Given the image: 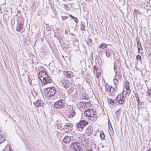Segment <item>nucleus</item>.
Returning <instances> with one entry per match:
<instances>
[{
    "label": "nucleus",
    "mask_w": 151,
    "mask_h": 151,
    "mask_svg": "<svg viewBox=\"0 0 151 151\" xmlns=\"http://www.w3.org/2000/svg\"><path fill=\"white\" fill-rule=\"evenodd\" d=\"M116 69V68L115 67V66L114 65V70H115Z\"/></svg>",
    "instance_id": "37998d69"
},
{
    "label": "nucleus",
    "mask_w": 151,
    "mask_h": 151,
    "mask_svg": "<svg viewBox=\"0 0 151 151\" xmlns=\"http://www.w3.org/2000/svg\"><path fill=\"white\" fill-rule=\"evenodd\" d=\"M34 104L35 106L37 107L42 106L43 104V102L40 100H37Z\"/></svg>",
    "instance_id": "dca6fc26"
},
{
    "label": "nucleus",
    "mask_w": 151,
    "mask_h": 151,
    "mask_svg": "<svg viewBox=\"0 0 151 151\" xmlns=\"http://www.w3.org/2000/svg\"><path fill=\"white\" fill-rule=\"evenodd\" d=\"M148 6V5H146V6Z\"/></svg>",
    "instance_id": "3c124183"
},
{
    "label": "nucleus",
    "mask_w": 151,
    "mask_h": 151,
    "mask_svg": "<svg viewBox=\"0 0 151 151\" xmlns=\"http://www.w3.org/2000/svg\"><path fill=\"white\" fill-rule=\"evenodd\" d=\"M135 95L136 99H137V98H139L138 95L137 93H135Z\"/></svg>",
    "instance_id": "58836bf2"
},
{
    "label": "nucleus",
    "mask_w": 151,
    "mask_h": 151,
    "mask_svg": "<svg viewBox=\"0 0 151 151\" xmlns=\"http://www.w3.org/2000/svg\"><path fill=\"white\" fill-rule=\"evenodd\" d=\"M5 140V137L2 135H0V143L4 142Z\"/></svg>",
    "instance_id": "4be33fe9"
},
{
    "label": "nucleus",
    "mask_w": 151,
    "mask_h": 151,
    "mask_svg": "<svg viewBox=\"0 0 151 151\" xmlns=\"http://www.w3.org/2000/svg\"><path fill=\"white\" fill-rule=\"evenodd\" d=\"M93 128L91 126H89L86 130V133L88 136H89L92 132Z\"/></svg>",
    "instance_id": "2eb2a0df"
},
{
    "label": "nucleus",
    "mask_w": 151,
    "mask_h": 151,
    "mask_svg": "<svg viewBox=\"0 0 151 151\" xmlns=\"http://www.w3.org/2000/svg\"><path fill=\"white\" fill-rule=\"evenodd\" d=\"M137 102H139V101H140L139 99V98H137Z\"/></svg>",
    "instance_id": "79ce46f5"
},
{
    "label": "nucleus",
    "mask_w": 151,
    "mask_h": 151,
    "mask_svg": "<svg viewBox=\"0 0 151 151\" xmlns=\"http://www.w3.org/2000/svg\"><path fill=\"white\" fill-rule=\"evenodd\" d=\"M23 25L22 22H19V23H18L16 29V31L17 32H20L23 28Z\"/></svg>",
    "instance_id": "f8f14e48"
},
{
    "label": "nucleus",
    "mask_w": 151,
    "mask_h": 151,
    "mask_svg": "<svg viewBox=\"0 0 151 151\" xmlns=\"http://www.w3.org/2000/svg\"><path fill=\"white\" fill-rule=\"evenodd\" d=\"M107 100L108 101V103L111 105H114L115 104L117 103V101L116 99L112 100L109 98H107Z\"/></svg>",
    "instance_id": "f3484780"
},
{
    "label": "nucleus",
    "mask_w": 151,
    "mask_h": 151,
    "mask_svg": "<svg viewBox=\"0 0 151 151\" xmlns=\"http://www.w3.org/2000/svg\"><path fill=\"white\" fill-rule=\"evenodd\" d=\"M111 51V50H106L105 53L106 56L107 57L109 58L111 55L110 51Z\"/></svg>",
    "instance_id": "aec40b11"
},
{
    "label": "nucleus",
    "mask_w": 151,
    "mask_h": 151,
    "mask_svg": "<svg viewBox=\"0 0 151 151\" xmlns=\"http://www.w3.org/2000/svg\"><path fill=\"white\" fill-rule=\"evenodd\" d=\"M139 40H137V47H138V46L139 45V44L140 43H139Z\"/></svg>",
    "instance_id": "ea45409f"
},
{
    "label": "nucleus",
    "mask_w": 151,
    "mask_h": 151,
    "mask_svg": "<svg viewBox=\"0 0 151 151\" xmlns=\"http://www.w3.org/2000/svg\"><path fill=\"white\" fill-rule=\"evenodd\" d=\"M148 151H151V148Z\"/></svg>",
    "instance_id": "a18cd8bd"
},
{
    "label": "nucleus",
    "mask_w": 151,
    "mask_h": 151,
    "mask_svg": "<svg viewBox=\"0 0 151 151\" xmlns=\"http://www.w3.org/2000/svg\"><path fill=\"white\" fill-rule=\"evenodd\" d=\"M106 47V46H105V44L104 43H102V44H101L99 46V47L102 49L104 48H105Z\"/></svg>",
    "instance_id": "a878e982"
},
{
    "label": "nucleus",
    "mask_w": 151,
    "mask_h": 151,
    "mask_svg": "<svg viewBox=\"0 0 151 151\" xmlns=\"http://www.w3.org/2000/svg\"><path fill=\"white\" fill-rule=\"evenodd\" d=\"M56 92V89L54 87L47 88L45 91V95L47 98L54 96Z\"/></svg>",
    "instance_id": "f03ea898"
},
{
    "label": "nucleus",
    "mask_w": 151,
    "mask_h": 151,
    "mask_svg": "<svg viewBox=\"0 0 151 151\" xmlns=\"http://www.w3.org/2000/svg\"><path fill=\"white\" fill-rule=\"evenodd\" d=\"M79 141L81 143V144L84 147H86L87 146V143L86 141V139L83 137H79Z\"/></svg>",
    "instance_id": "9b49d317"
},
{
    "label": "nucleus",
    "mask_w": 151,
    "mask_h": 151,
    "mask_svg": "<svg viewBox=\"0 0 151 151\" xmlns=\"http://www.w3.org/2000/svg\"><path fill=\"white\" fill-rule=\"evenodd\" d=\"M115 76H116L117 74V73L116 72V71H115Z\"/></svg>",
    "instance_id": "c03bdc74"
},
{
    "label": "nucleus",
    "mask_w": 151,
    "mask_h": 151,
    "mask_svg": "<svg viewBox=\"0 0 151 151\" xmlns=\"http://www.w3.org/2000/svg\"><path fill=\"white\" fill-rule=\"evenodd\" d=\"M148 95H150L151 98V88L148 89Z\"/></svg>",
    "instance_id": "c85d7f7f"
},
{
    "label": "nucleus",
    "mask_w": 151,
    "mask_h": 151,
    "mask_svg": "<svg viewBox=\"0 0 151 151\" xmlns=\"http://www.w3.org/2000/svg\"><path fill=\"white\" fill-rule=\"evenodd\" d=\"M62 85L65 88H67L68 87L70 83L69 82V81L66 80L65 81H63L62 82Z\"/></svg>",
    "instance_id": "4468645a"
},
{
    "label": "nucleus",
    "mask_w": 151,
    "mask_h": 151,
    "mask_svg": "<svg viewBox=\"0 0 151 151\" xmlns=\"http://www.w3.org/2000/svg\"><path fill=\"white\" fill-rule=\"evenodd\" d=\"M45 71L42 70L40 71L39 73L38 77L39 79L42 81V79L43 76H45L47 75Z\"/></svg>",
    "instance_id": "9d476101"
},
{
    "label": "nucleus",
    "mask_w": 151,
    "mask_h": 151,
    "mask_svg": "<svg viewBox=\"0 0 151 151\" xmlns=\"http://www.w3.org/2000/svg\"><path fill=\"white\" fill-rule=\"evenodd\" d=\"M85 28V26L83 24L81 25V30H83Z\"/></svg>",
    "instance_id": "2f4dec72"
},
{
    "label": "nucleus",
    "mask_w": 151,
    "mask_h": 151,
    "mask_svg": "<svg viewBox=\"0 0 151 151\" xmlns=\"http://www.w3.org/2000/svg\"><path fill=\"white\" fill-rule=\"evenodd\" d=\"M92 149L91 147H88L84 151H92Z\"/></svg>",
    "instance_id": "7c9ffc66"
},
{
    "label": "nucleus",
    "mask_w": 151,
    "mask_h": 151,
    "mask_svg": "<svg viewBox=\"0 0 151 151\" xmlns=\"http://www.w3.org/2000/svg\"><path fill=\"white\" fill-rule=\"evenodd\" d=\"M107 87H108L109 88V86H106V88H107V90H106V91H108V92H109V91H110L111 90V88H110L109 90L108 89V88H107Z\"/></svg>",
    "instance_id": "e433bc0d"
},
{
    "label": "nucleus",
    "mask_w": 151,
    "mask_h": 151,
    "mask_svg": "<svg viewBox=\"0 0 151 151\" xmlns=\"http://www.w3.org/2000/svg\"><path fill=\"white\" fill-rule=\"evenodd\" d=\"M71 35H73V34L72 33H71Z\"/></svg>",
    "instance_id": "09e8293b"
},
{
    "label": "nucleus",
    "mask_w": 151,
    "mask_h": 151,
    "mask_svg": "<svg viewBox=\"0 0 151 151\" xmlns=\"http://www.w3.org/2000/svg\"><path fill=\"white\" fill-rule=\"evenodd\" d=\"M4 151H13V150L11 149V147L10 146H9L8 150H5Z\"/></svg>",
    "instance_id": "c9c22d12"
},
{
    "label": "nucleus",
    "mask_w": 151,
    "mask_h": 151,
    "mask_svg": "<svg viewBox=\"0 0 151 151\" xmlns=\"http://www.w3.org/2000/svg\"><path fill=\"white\" fill-rule=\"evenodd\" d=\"M76 109L75 107L70 106L69 109V111L68 117L69 118H72L76 115Z\"/></svg>",
    "instance_id": "39448f33"
},
{
    "label": "nucleus",
    "mask_w": 151,
    "mask_h": 151,
    "mask_svg": "<svg viewBox=\"0 0 151 151\" xmlns=\"http://www.w3.org/2000/svg\"><path fill=\"white\" fill-rule=\"evenodd\" d=\"M62 134V133H60L59 132H56V135H57V136L58 137H59V136L60 135H61Z\"/></svg>",
    "instance_id": "72a5a7b5"
},
{
    "label": "nucleus",
    "mask_w": 151,
    "mask_h": 151,
    "mask_svg": "<svg viewBox=\"0 0 151 151\" xmlns=\"http://www.w3.org/2000/svg\"><path fill=\"white\" fill-rule=\"evenodd\" d=\"M137 103H138V105H139L141 106L142 105V103L141 102V101H139V102H137Z\"/></svg>",
    "instance_id": "a19ab883"
},
{
    "label": "nucleus",
    "mask_w": 151,
    "mask_h": 151,
    "mask_svg": "<svg viewBox=\"0 0 151 151\" xmlns=\"http://www.w3.org/2000/svg\"><path fill=\"white\" fill-rule=\"evenodd\" d=\"M80 104L81 105H82V108L83 107V106L84 108L85 107H89L91 106V103L90 101L88 102H81Z\"/></svg>",
    "instance_id": "ddd939ff"
},
{
    "label": "nucleus",
    "mask_w": 151,
    "mask_h": 151,
    "mask_svg": "<svg viewBox=\"0 0 151 151\" xmlns=\"http://www.w3.org/2000/svg\"><path fill=\"white\" fill-rule=\"evenodd\" d=\"M113 82L115 85V86L117 85L119 83L118 81L116 79H114L113 80Z\"/></svg>",
    "instance_id": "b1692460"
},
{
    "label": "nucleus",
    "mask_w": 151,
    "mask_h": 151,
    "mask_svg": "<svg viewBox=\"0 0 151 151\" xmlns=\"http://www.w3.org/2000/svg\"><path fill=\"white\" fill-rule=\"evenodd\" d=\"M73 125L70 123H67L65 124L63 127V129L65 132H68L72 130Z\"/></svg>",
    "instance_id": "1a4fd4ad"
},
{
    "label": "nucleus",
    "mask_w": 151,
    "mask_h": 151,
    "mask_svg": "<svg viewBox=\"0 0 151 151\" xmlns=\"http://www.w3.org/2000/svg\"><path fill=\"white\" fill-rule=\"evenodd\" d=\"M146 9H147V10L148 9V10H150V8H148V9L147 8Z\"/></svg>",
    "instance_id": "49530a36"
},
{
    "label": "nucleus",
    "mask_w": 151,
    "mask_h": 151,
    "mask_svg": "<svg viewBox=\"0 0 151 151\" xmlns=\"http://www.w3.org/2000/svg\"><path fill=\"white\" fill-rule=\"evenodd\" d=\"M71 148L74 151H82L80 149V144L77 142H74L70 145Z\"/></svg>",
    "instance_id": "7ed1b4c3"
},
{
    "label": "nucleus",
    "mask_w": 151,
    "mask_h": 151,
    "mask_svg": "<svg viewBox=\"0 0 151 151\" xmlns=\"http://www.w3.org/2000/svg\"><path fill=\"white\" fill-rule=\"evenodd\" d=\"M129 87V82L128 81H126L125 84V87Z\"/></svg>",
    "instance_id": "473e14b6"
},
{
    "label": "nucleus",
    "mask_w": 151,
    "mask_h": 151,
    "mask_svg": "<svg viewBox=\"0 0 151 151\" xmlns=\"http://www.w3.org/2000/svg\"><path fill=\"white\" fill-rule=\"evenodd\" d=\"M64 101L63 100L60 99L55 102L54 104L55 108L57 109H61L64 106Z\"/></svg>",
    "instance_id": "20e7f679"
},
{
    "label": "nucleus",
    "mask_w": 151,
    "mask_h": 151,
    "mask_svg": "<svg viewBox=\"0 0 151 151\" xmlns=\"http://www.w3.org/2000/svg\"><path fill=\"white\" fill-rule=\"evenodd\" d=\"M92 41V40L90 39V41L91 42Z\"/></svg>",
    "instance_id": "de8ad7c7"
},
{
    "label": "nucleus",
    "mask_w": 151,
    "mask_h": 151,
    "mask_svg": "<svg viewBox=\"0 0 151 151\" xmlns=\"http://www.w3.org/2000/svg\"><path fill=\"white\" fill-rule=\"evenodd\" d=\"M125 98L123 96H122L121 94L118 95L116 97V100L117 102L121 105L122 104L124 101Z\"/></svg>",
    "instance_id": "6e6552de"
},
{
    "label": "nucleus",
    "mask_w": 151,
    "mask_h": 151,
    "mask_svg": "<svg viewBox=\"0 0 151 151\" xmlns=\"http://www.w3.org/2000/svg\"><path fill=\"white\" fill-rule=\"evenodd\" d=\"M69 16L70 17L73 19L76 22V23H78V20L76 17H74L71 14H70Z\"/></svg>",
    "instance_id": "5701e85b"
},
{
    "label": "nucleus",
    "mask_w": 151,
    "mask_h": 151,
    "mask_svg": "<svg viewBox=\"0 0 151 151\" xmlns=\"http://www.w3.org/2000/svg\"><path fill=\"white\" fill-rule=\"evenodd\" d=\"M63 74L66 77L68 78H70L72 76V73L70 71H65L63 72Z\"/></svg>",
    "instance_id": "a211bd4d"
},
{
    "label": "nucleus",
    "mask_w": 151,
    "mask_h": 151,
    "mask_svg": "<svg viewBox=\"0 0 151 151\" xmlns=\"http://www.w3.org/2000/svg\"><path fill=\"white\" fill-rule=\"evenodd\" d=\"M42 80H43V81L42 82L43 85H45L50 83L52 82L50 77L47 75L45 76H43L42 79Z\"/></svg>",
    "instance_id": "0eeeda50"
},
{
    "label": "nucleus",
    "mask_w": 151,
    "mask_h": 151,
    "mask_svg": "<svg viewBox=\"0 0 151 151\" xmlns=\"http://www.w3.org/2000/svg\"><path fill=\"white\" fill-rule=\"evenodd\" d=\"M98 68L97 67H96L95 66H93L94 72V73H95V72H96V73H97Z\"/></svg>",
    "instance_id": "c756f323"
},
{
    "label": "nucleus",
    "mask_w": 151,
    "mask_h": 151,
    "mask_svg": "<svg viewBox=\"0 0 151 151\" xmlns=\"http://www.w3.org/2000/svg\"><path fill=\"white\" fill-rule=\"evenodd\" d=\"M71 136H67L63 139V142L65 143H68L70 140Z\"/></svg>",
    "instance_id": "6ab92c4d"
},
{
    "label": "nucleus",
    "mask_w": 151,
    "mask_h": 151,
    "mask_svg": "<svg viewBox=\"0 0 151 151\" xmlns=\"http://www.w3.org/2000/svg\"><path fill=\"white\" fill-rule=\"evenodd\" d=\"M125 88L126 90L128 91V92H129H129H130V89L129 87H125Z\"/></svg>",
    "instance_id": "f704fd0d"
},
{
    "label": "nucleus",
    "mask_w": 151,
    "mask_h": 151,
    "mask_svg": "<svg viewBox=\"0 0 151 151\" xmlns=\"http://www.w3.org/2000/svg\"><path fill=\"white\" fill-rule=\"evenodd\" d=\"M141 57L140 55H138L136 56V59L138 61H140L141 60Z\"/></svg>",
    "instance_id": "bb28decb"
},
{
    "label": "nucleus",
    "mask_w": 151,
    "mask_h": 151,
    "mask_svg": "<svg viewBox=\"0 0 151 151\" xmlns=\"http://www.w3.org/2000/svg\"><path fill=\"white\" fill-rule=\"evenodd\" d=\"M138 47V52H139L140 53H141L142 52H141V50H143V49L142 48V45H141V44H139V46H138V47Z\"/></svg>",
    "instance_id": "412c9836"
},
{
    "label": "nucleus",
    "mask_w": 151,
    "mask_h": 151,
    "mask_svg": "<svg viewBox=\"0 0 151 151\" xmlns=\"http://www.w3.org/2000/svg\"><path fill=\"white\" fill-rule=\"evenodd\" d=\"M84 114L90 120L92 121H95L97 119L96 112L94 111L93 109H86L84 112Z\"/></svg>",
    "instance_id": "f257e3e1"
},
{
    "label": "nucleus",
    "mask_w": 151,
    "mask_h": 151,
    "mask_svg": "<svg viewBox=\"0 0 151 151\" xmlns=\"http://www.w3.org/2000/svg\"><path fill=\"white\" fill-rule=\"evenodd\" d=\"M87 97L86 96V95L85 94L83 95L82 96V99H87Z\"/></svg>",
    "instance_id": "cd10ccee"
},
{
    "label": "nucleus",
    "mask_w": 151,
    "mask_h": 151,
    "mask_svg": "<svg viewBox=\"0 0 151 151\" xmlns=\"http://www.w3.org/2000/svg\"><path fill=\"white\" fill-rule=\"evenodd\" d=\"M101 75V73H98L97 75H96V77L97 78H98L100 77V76Z\"/></svg>",
    "instance_id": "4c0bfd02"
},
{
    "label": "nucleus",
    "mask_w": 151,
    "mask_h": 151,
    "mask_svg": "<svg viewBox=\"0 0 151 151\" xmlns=\"http://www.w3.org/2000/svg\"><path fill=\"white\" fill-rule=\"evenodd\" d=\"M100 137L102 139H103L104 138L105 136L104 133L103 132H101L100 133Z\"/></svg>",
    "instance_id": "393cba45"
},
{
    "label": "nucleus",
    "mask_w": 151,
    "mask_h": 151,
    "mask_svg": "<svg viewBox=\"0 0 151 151\" xmlns=\"http://www.w3.org/2000/svg\"><path fill=\"white\" fill-rule=\"evenodd\" d=\"M88 124L87 122L85 120H82L80 121L78 124H77V128H80L82 130V129L85 126H86Z\"/></svg>",
    "instance_id": "423d86ee"
},
{
    "label": "nucleus",
    "mask_w": 151,
    "mask_h": 151,
    "mask_svg": "<svg viewBox=\"0 0 151 151\" xmlns=\"http://www.w3.org/2000/svg\"><path fill=\"white\" fill-rule=\"evenodd\" d=\"M117 76H119V74H118V75H117Z\"/></svg>",
    "instance_id": "8fccbe9b"
},
{
    "label": "nucleus",
    "mask_w": 151,
    "mask_h": 151,
    "mask_svg": "<svg viewBox=\"0 0 151 151\" xmlns=\"http://www.w3.org/2000/svg\"><path fill=\"white\" fill-rule=\"evenodd\" d=\"M135 12H136V10L134 11Z\"/></svg>",
    "instance_id": "603ef678"
}]
</instances>
